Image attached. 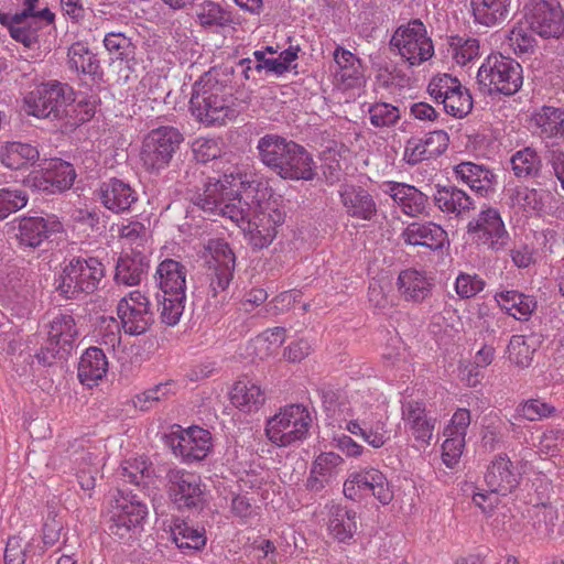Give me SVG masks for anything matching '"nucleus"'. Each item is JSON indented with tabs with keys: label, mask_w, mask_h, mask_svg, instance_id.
Instances as JSON below:
<instances>
[{
	"label": "nucleus",
	"mask_w": 564,
	"mask_h": 564,
	"mask_svg": "<svg viewBox=\"0 0 564 564\" xmlns=\"http://www.w3.org/2000/svg\"><path fill=\"white\" fill-rule=\"evenodd\" d=\"M256 180L241 175L208 178L195 194L193 202L208 216L230 220L243 234L253 249L268 248L285 221V212L276 200L265 199L267 188Z\"/></svg>",
	"instance_id": "f257e3e1"
},
{
	"label": "nucleus",
	"mask_w": 564,
	"mask_h": 564,
	"mask_svg": "<svg viewBox=\"0 0 564 564\" xmlns=\"http://www.w3.org/2000/svg\"><path fill=\"white\" fill-rule=\"evenodd\" d=\"M192 115L205 126H224L236 117L235 87L229 74L209 72L195 84Z\"/></svg>",
	"instance_id": "f03ea898"
},
{
	"label": "nucleus",
	"mask_w": 564,
	"mask_h": 564,
	"mask_svg": "<svg viewBox=\"0 0 564 564\" xmlns=\"http://www.w3.org/2000/svg\"><path fill=\"white\" fill-rule=\"evenodd\" d=\"M312 415L302 404H288L267 419L264 434L276 447H290L305 441L310 435Z\"/></svg>",
	"instance_id": "7ed1b4c3"
},
{
	"label": "nucleus",
	"mask_w": 564,
	"mask_h": 564,
	"mask_svg": "<svg viewBox=\"0 0 564 564\" xmlns=\"http://www.w3.org/2000/svg\"><path fill=\"white\" fill-rule=\"evenodd\" d=\"M105 265L95 257H75L64 263L56 279V289L65 299L94 293L105 278Z\"/></svg>",
	"instance_id": "20e7f679"
},
{
	"label": "nucleus",
	"mask_w": 564,
	"mask_h": 564,
	"mask_svg": "<svg viewBox=\"0 0 564 564\" xmlns=\"http://www.w3.org/2000/svg\"><path fill=\"white\" fill-rule=\"evenodd\" d=\"M184 141L182 132L171 126H161L150 130L143 138L140 161L150 174H160L170 166L174 155Z\"/></svg>",
	"instance_id": "39448f33"
},
{
	"label": "nucleus",
	"mask_w": 564,
	"mask_h": 564,
	"mask_svg": "<svg viewBox=\"0 0 564 564\" xmlns=\"http://www.w3.org/2000/svg\"><path fill=\"white\" fill-rule=\"evenodd\" d=\"M45 327L46 343L36 354V359L43 365L51 366L55 360H64L72 354L79 332L73 315L62 311L51 313Z\"/></svg>",
	"instance_id": "423d86ee"
},
{
	"label": "nucleus",
	"mask_w": 564,
	"mask_h": 564,
	"mask_svg": "<svg viewBox=\"0 0 564 564\" xmlns=\"http://www.w3.org/2000/svg\"><path fill=\"white\" fill-rule=\"evenodd\" d=\"M477 83L488 94L513 95L522 86L521 65L501 54H491L479 67Z\"/></svg>",
	"instance_id": "0eeeda50"
},
{
	"label": "nucleus",
	"mask_w": 564,
	"mask_h": 564,
	"mask_svg": "<svg viewBox=\"0 0 564 564\" xmlns=\"http://www.w3.org/2000/svg\"><path fill=\"white\" fill-rule=\"evenodd\" d=\"M74 101L72 89L58 82L35 86L23 99L28 115L36 118H61L66 107Z\"/></svg>",
	"instance_id": "6e6552de"
},
{
	"label": "nucleus",
	"mask_w": 564,
	"mask_h": 564,
	"mask_svg": "<svg viewBox=\"0 0 564 564\" xmlns=\"http://www.w3.org/2000/svg\"><path fill=\"white\" fill-rule=\"evenodd\" d=\"M390 45L409 65H421L434 55V45L422 21L415 19L400 25L390 39Z\"/></svg>",
	"instance_id": "1a4fd4ad"
},
{
	"label": "nucleus",
	"mask_w": 564,
	"mask_h": 564,
	"mask_svg": "<svg viewBox=\"0 0 564 564\" xmlns=\"http://www.w3.org/2000/svg\"><path fill=\"white\" fill-rule=\"evenodd\" d=\"M167 495L177 510H202L206 503L207 488L202 477L183 468L170 469Z\"/></svg>",
	"instance_id": "9d476101"
},
{
	"label": "nucleus",
	"mask_w": 564,
	"mask_h": 564,
	"mask_svg": "<svg viewBox=\"0 0 564 564\" xmlns=\"http://www.w3.org/2000/svg\"><path fill=\"white\" fill-rule=\"evenodd\" d=\"M117 315L126 334L139 336L147 333L154 322L149 294L139 289L128 292L117 304Z\"/></svg>",
	"instance_id": "9b49d317"
},
{
	"label": "nucleus",
	"mask_w": 564,
	"mask_h": 564,
	"mask_svg": "<svg viewBox=\"0 0 564 564\" xmlns=\"http://www.w3.org/2000/svg\"><path fill=\"white\" fill-rule=\"evenodd\" d=\"M110 513V534L120 540H128L139 532L148 514V508L134 497L119 492L111 505Z\"/></svg>",
	"instance_id": "f8f14e48"
},
{
	"label": "nucleus",
	"mask_w": 564,
	"mask_h": 564,
	"mask_svg": "<svg viewBox=\"0 0 564 564\" xmlns=\"http://www.w3.org/2000/svg\"><path fill=\"white\" fill-rule=\"evenodd\" d=\"M208 254L209 286L213 296L228 289L235 272L236 257L223 239H210L205 247Z\"/></svg>",
	"instance_id": "ddd939ff"
},
{
	"label": "nucleus",
	"mask_w": 564,
	"mask_h": 564,
	"mask_svg": "<svg viewBox=\"0 0 564 564\" xmlns=\"http://www.w3.org/2000/svg\"><path fill=\"white\" fill-rule=\"evenodd\" d=\"M54 13L44 9L37 14L17 13L9 24L11 37L31 53L26 57L39 56L40 37L44 28L54 21Z\"/></svg>",
	"instance_id": "4468645a"
},
{
	"label": "nucleus",
	"mask_w": 564,
	"mask_h": 564,
	"mask_svg": "<svg viewBox=\"0 0 564 564\" xmlns=\"http://www.w3.org/2000/svg\"><path fill=\"white\" fill-rule=\"evenodd\" d=\"M7 232L17 239L21 247L35 249L53 234L62 230L55 217H18L7 223Z\"/></svg>",
	"instance_id": "2eb2a0df"
},
{
	"label": "nucleus",
	"mask_w": 564,
	"mask_h": 564,
	"mask_svg": "<svg viewBox=\"0 0 564 564\" xmlns=\"http://www.w3.org/2000/svg\"><path fill=\"white\" fill-rule=\"evenodd\" d=\"M467 234L471 242L496 251L503 249L509 239L499 212L492 207L482 209L469 221Z\"/></svg>",
	"instance_id": "dca6fc26"
},
{
	"label": "nucleus",
	"mask_w": 564,
	"mask_h": 564,
	"mask_svg": "<svg viewBox=\"0 0 564 564\" xmlns=\"http://www.w3.org/2000/svg\"><path fill=\"white\" fill-rule=\"evenodd\" d=\"M525 19L531 29L542 37L558 39L564 34V10L555 0H530Z\"/></svg>",
	"instance_id": "f3484780"
},
{
	"label": "nucleus",
	"mask_w": 564,
	"mask_h": 564,
	"mask_svg": "<svg viewBox=\"0 0 564 564\" xmlns=\"http://www.w3.org/2000/svg\"><path fill=\"white\" fill-rule=\"evenodd\" d=\"M177 427V431L170 434L174 455L181 457L184 463L205 459L213 448L210 432L196 425L187 429Z\"/></svg>",
	"instance_id": "a211bd4d"
},
{
	"label": "nucleus",
	"mask_w": 564,
	"mask_h": 564,
	"mask_svg": "<svg viewBox=\"0 0 564 564\" xmlns=\"http://www.w3.org/2000/svg\"><path fill=\"white\" fill-rule=\"evenodd\" d=\"M386 476L376 468H366L360 471L350 473L344 482V495L350 500H358L371 494L383 506L387 501Z\"/></svg>",
	"instance_id": "6ab92c4d"
},
{
	"label": "nucleus",
	"mask_w": 564,
	"mask_h": 564,
	"mask_svg": "<svg viewBox=\"0 0 564 564\" xmlns=\"http://www.w3.org/2000/svg\"><path fill=\"white\" fill-rule=\"evenodd\" d=\"M470 425V413L467 409H458L445 427V441L442 444V460L448 468H454L465 448V437Z\"/></svg>",
	"instance_id": "aec40b11"
},
{
	"label": "nucleus",
	"mask_w": 564,
	"mask_h": 564,
	"mask_svg": "<svg viewBox=\"0 0 564 564\" xmlns=\"http://www.w3.org/2000/svg\"><path fill=\"white\" fill-rule=\"evenodd\" d=\"M434 276L423 269L408 268L399 273L397 289L405 302L423 303L432 294Z\"/></svg>",
	"instance_id": "412c9836"
},
{
	"label": "nucleus",
	"mask_w": 564,
	"mask_h": 564,
	"mask_svg": "<svg viewBox=\"0 0 564 564\" xmlns=\"http://www.w3.org/2000/svg\"><path fill=\"white\" fill-rule=\"evenodd\" d=\"M402 414L411 435L416 442V448L427 447L433 437L436 419L427 416L425 403L414 400L404 401Z\"/></svg>",
	"instance_id": "4be33fe9"
},
{
	"label": "nucleus",
	"mask_w": 564,
	"mask_h": 564,
	"mask_svg": "<svg viewBox=\"0 0 564 564\" xmlns=\"http://www.w3.org/2000/svg\"><path fill=\"white\" fill-rule=\"evenodd\" d=\"M290 147L276 174L284 180L312 181L316 175V166L312 155L295 142Z\"/></svg>",
	"instance_id": "5701e85b"
},
{
	"label": "nucleus",
	"mask_w": 564,
	"mask_h": 564,
	"mask_svg": "<svg viewBox=\"0 0 564 564\" xmlns=\"http://www.w3.org/2000/svg\"><path fill=\"white\" fill-rule=\"evenodd\" d=\"M400 240L406 246L440 250L447 242V232L435 223L414 221L402 230Z\"/></svg>",
	"instance_id": "b1692460"
},
{
	"label": "nucleus",
	"mask_w": 564,
	"mask_h": 564,
	"mask_svg": "<svg viewBox=\"0 0 564 564\" xmlns=\"http://www.w3.org/2000/svg\"><path fill=\"white\" fill-rule=\"evenodd\" d=\"M344 458L334 452L321 453L312 463L306 488L311 491H321L329 485L341 471Z\"/></svg>",
	"instance_id": "393cba45"
},
{
	"label": "nucleus",
	"mask_w": 564,
	"mask_h": 564,
	"mask_svg": "<svg viewBox=\"0 0 564 564\" xmlns=\"http://www.w3.org/2000/svg\"><path fill=\"white\" fill-rule=\"evenodd\" d=\"M334 61L337 65L335 78L341 89L360 88L366 83L364 67L360 59L344 47H336Z\"/></svg>",
	"instance_id": "a878e982"
},
{
	"label": "nucleus",
	"mask_w": 564,
	"mask_h": 564,
	"mask_svg": "<svg viewBox=\"0 0 564 564\" xmlns=\"http://www.w3.org/2000/svg\"><path fill=\"white\" fill-rule=\"evenodd\" d=\"M99 197L101 204L116 214L130 210L138 200V194L130 184L118 178L104 182L99 188Z\"/></svg>",
	"instance_id": "bb28decb"
},
{
	"label": "nucleus",
	"mask_w": 564,
	"mask_h": 564,
	"mask_svg": "<svg viewBox=\"0 0 564 564\" xmlns=\"http://www.w3.org/2000/svg\"><path fill=\"white\" fill-rule=\"evenodd\" d=\"M485 481L492 491H500L506 496L519 484V475L514 471L513 464L506 454L494 457L485 475Z\"/></svg>",
	"instance_id": "cd10ccee"
},
{
	"label": "nucleus",
	"mask_w": 564,
	"mask_h": 564,
	"mask_svg": "<svg viewBox=\"0 0 564 564\" xmlns=\"http://www.w3.org/2000/svg\"><path fill=\"white\" fill-rule=\"evenodd\" d=\"M148 267L149 261L143 250L132 252L124 250L116 265L115 281L119 285H139Z\"/></svg>",
	"instance_id": "c85d7f7f"
},
{
	"label": "nucleus",
	"mask_w": 564,
	"mask_h": 564,
	"mask_svg": "<svg viewBox=\"0 0 564 564\" xmlns=\"http://www.w3.org/2000/svg\"><path fill=\"white\" fill-rule=\"evenodd\" d=\"M108 371V360L102 349L89 347L80 356L77 377L83 386L93 388L98 386Z\"/></svg>",
	"instance_id": "c756f323"
},
{
	"label": "nucleus",
	"mask_w": 564,
	"mask_h": 564,
	"mask_svg": "<svg viewBox=\"0 0 564 564\" xmlns=\"http://www.w3.org/2000/svg\"><path fill=\"white\" fill-rule=\"evenodd\" d=\"M454 176L457 181L468 185L473 191L481 196H487L494 192V173L473 162H462L454 166Z\"/></svg>",
	"instance_id": "7c9ffc66"
},
{
	"label": "nucleus",
	"mask_w": 564,
	"mask_h": 564,
	"mask_svg": "<svg viewBox=\"0 0 564 564\" xmlns=\"http://www.w3.org/2000/svg\"><path fill=\"white\" fill-rule=\"evenodd\" d=\"M186 268L174 259H165L155 270V281L163 294H185Z\"/></svg>",
	"instance_id": "2f4dec72"
},
{
	"label": "nucleus",
	"mask_w": 564,
	"mask_h": 564,
	"mask_svg": "<svg viewBox=\"0 0 564 564\" xmlns=\"http://www.w3.org/2000/svg\"><path fill=\"white\" fill-rule=\"evenodd\" d=\"M339 194L343 206L350 217L370 220L376 214V203L366 189L354 185H345Z\"/></svg>",
	"instance_id": "473e14b6"
},
{
	"label": "nucleus",
	"mask_w": 564,
	"mask_h": 564,
	"mask_svg": "<svg viewBox=\"0 0 564 564\" xmlns=\"http://www.w3.org/2000/svg\"><path fill=\"white\" fill-rule=\"evenodd\" d=\"M40 159L37 148L31 143L8 141L0 147V161L11 170H21L35 164Z\"/></svg>",
	"instance_id": "72a5a7b5"
},
{
	"label": "nucleus",
	"mask_w": 564,
	"mask_h": 564,
	"mask_svg": "<svg viewBox=\"0 0 564 564\" xmlns=\"http://www.w3.org/2000/svg\"><path fill=\"white\" fill-rule=\"evenodd\" d=\"M511 3L512 0H470L475 22L488 28L508 19Z\"/></svg>",
	"instance_id": "f704fd0d"
},
{
	"label": "nucleus",
	"mask_w": 564,
	"mask_h": 564,
	"mask_svg": "<svg viewBox=\"0 0 564 564\" xmlns=\"http://www.w3.org/2000/svg\"><path fill=\"white\" fill-rule=\"evenodd\" d=\"M434 202L443 213L456 217L465 216L475 208L471 197L454 186L437 188Z\"/></svg>",
	"instance_id": "c9c22d12"
},
{
	"label": "nucleus",
	"mask_w": 564,
	"mask_h": 564,
	"mask_svg": "<svg viewBox=\"0 0 564 564\" xmlns=\"http://www.w3.org/2000/svg\"><path fill=\"white\" fill-rule=\"evenodd\" d=\"M390 197L403 214L412 217L422 214L427 202V197L417 188L402 183L390 182Z\"/></svg>",
	"instance_id": "e433bc0d"
},
{
	"label": "nucleus",
	"mask_w": 564,
	"mask_h": 564,
	"mask_svg": "<svg viewBox=\"0 0 564 564\" xmlns=\"http://www.w3.org/2000/svg\"><path fill=\"white\" fill-rule=\"evenodd\" d=\"M495 300L501 310L518 321H528L536 307L532 296L513 290L496 293Z\"/></svg>",
	"instance_id": "4c0bfd02"
},
{
	"label": "nucleus",
	"mask_w": 564,
	"mask_h": 564,
	"mask_svg": "<svg viewBox=\"0 0 564 564\" xmlns=\"http://www.w3.org/2000/svg\"><path fill=\"white\" fill-rule=\"evenodd\" d=\"M495 359V348L484 345L473 357V360L459 366V378L468 387L475 388L481 384L488 366Z\"/></svg>",
	"instance_id": "58836bf2"
},
{
	"label": "nucleus",
	"mask_w": 564,
	"mask_h": 564,
	"mask_svg": "<svg viewBox=\"0 0 564 564\" xmlns=\"http://www.w3.org/2000/svg\"><path fill=\"white\" fill-rule=\"evenodd\" d=\"M292 143L276 134L262 137L257 145L261 162L276 173Z\"/></svg>",
	"instance_id": "ea45409f"
},
{
	"label": "nucleus",
	"mask_w": 564,
	"mask_h": 564,
	"mask_svg": "<svg viewBox=\"0 0 564 564\" xmlns=\"http://www.w3.org/2000/svg\"><path fill=\"white\" fill-rule=\"evenodd\" d=\"M286 339V329L275 326L267 328L249 343L251 354L259 359H267L278 354Z\"/></svg>",
	"instance_id": "a19ab883"
},
{
	"label": "nucleus",
	"mask_w": 564,
	"mask_h": 564,
	"mask_svg": "<svg viewBox=\"0 0 564 564\" xmlns=\"http://www.w3.org/2000/svg\"><path fill=\"white\" fill-rule=\"evenodd\" d=\"M171 534L176 546L183 552L198 551L206 544L204 529L194 528L180 519L173 522Z\"/></svg>",
	"instance_id": "79ce46f5"
},
{
	"label": "nucleus",
	"mask_w": 564,
	"mask_h": 564,
	"mask_svg": "<svg viewBox=\"0 0 564 564\" xmlns=\"http://www.w3.org/2000/svg\"><path fill=\"white\" fill-rule=\"evenodd\" d=\"M357 530L356 512L340 506L333 507L328 521V532L338 542L352 539Z\"/></svg>",
	"instance_id": "37998d69"
},
{
	"label": "nucleus",
	"mask_w": 564,
	"mask_h": 564,
	"mask_svg": "<svg viewBox=\"0 0 564 564\" xmlns=\"http://www.w3.org/2000/svg\"><path fill=\"white\" fill-rule=\"evenodd\" d=\"M508 196L513 207L527 213H540L549 195L546 192L520 185L508 189Z\"/></svg>",
	"instance_id": "c03bdc74"
},
{
	"label": "nucleus",
	"mask_w": 564,
	"mask_h": 564,
	"mask_svg": "<svg viewBox=\"0 0 564 564\" xmlns=\"http://www.w3.org/2000/svg\"><path fill=\"white\" fill-rule=\"evenodd\" d=\"M67 64L76 73L96 74L99 64L88 45L84 42L73 43L67 52Z\"/></svg>",
	"instance_id": "a18cd8bd"
},
{
	"label": "nucleus",
	"mask_w": 564,
	"mask_h": 564,
	"mask_svg": "<svg viewBox=\"0 0 564 564\" xmlns=\"http://www.w3.org/2000/svg\"><path fill=\"white\" fill-rule=\"evenodd\" d=\"M153 471L152 463L144 456H138L124 460L119 475L127 484L142 486L147 484V479L152 477Z\"/></svg>",
	"instance_id": "49530a36"
},
{
	"label": "nucleus",
	"mask_w": 564,
	"mask_h": 564,
	"mask_svg": "<svg viewBox=\"0 0 564 564\" xmlns=\"http://www.w3.org/2000/svg\"><path fill=\"white\" fill-rule=\"evenodd\" d=\"M44 552L37 539H31L26 544L19 536L9 538L4 551V564H24L26 557L41 555Z\"/></svg>",
	"instance_id": "de8ad7c7"
},
{
	"label": "nucleus",
	"mask_w": 564,
	"mask_h": 564,
	"mask_svg": "<svg viewBox=\"0 0 564 564\" xmlns=\"http://www.w3.org/2000/svg\"><path fill=\"white\" fill-rule=\"evenodd\" d=\"M535 351L534 340L523 335H513L508 345V358L518 367H529Z\"/></svg>",
	"instance_id": "09e8293b"
},
{
	"label": "nucleus",
	"mask_w": 564,
	"mask_h": 564,
	"mask_svg": "<svg viewBox=\"0 0 564 564\" xmlns=\"http://www.w3.org/2000/svg\"><path fill=\"white\" fill-rule=\"evenodd\" d=\"M533 32L534 31L528 22H519L511 29L508 42L514 54L523 55L533 53L536 46V40Z\"/></svg>",
	"instance_id": "8fccbe9b"
},
{
	"label": "nucleus",
	"mask_w": 564,
	"mask_h": 564,
	"mask_svg": "<svg viewBox=\"0 0 564 564\" xmlns=\"http://www.w3.org/2000/svg\"><path fill=\"white\" fill-rule=\"evenodd\" d=\"M47 176L53 184L54 192H62L69 188L76 177L73 165L59 159L51 160L48 163Z\"/></svg>",
	"instance_id": "3c124183"
},
{
	"label": "nucleus",
	"mask_w": 564,
	"mask_h": 564,
	"mask_svg": "<svg viewBox=\"0 0 564 564\" xmlns=\"http://www.w3.org/2000/svg\"><path fill=\"white\" fill-rule=\"evenodd\" d=\"M563 108L553 106H543L532 116V122L539 130L541 137L546 139L555 138V129Z\"/></svg>",
	"instance_id": "603ef678"
},
{
	"label": "nucleus",
	"mask_w": 564,
	"mask_h": 564,
	"mask_svg": "<svg viewBox=\"0 0 564 564\" xmlns=\"http://www.w3.org/2000/svg\"><path fill=\"white\" fill-rule=\"evenodd\" d=\"M121 323L112 316H101L96 327L97 341L108 350H113L121 343Z\"/></svg>",
	"instance_id": "864d4df0"
},
{
	"label": "nucleus",
	"mask_w": 564,
	"mask_h": 564,
	"mask_svg": "<svg viewBox=\"0 0 564 564\" xmlns=\"http://www.w3.org/2000/svg\"><path fill=\"white\" fill-rule=\"evenodd\" d=\"M511 166L518 177L535 175L541 167V160L538 153L531 148L517 151L511 156Z\"/></svg>",
	"instance_id": "5fc2aeb1"
},
{
	"label": "nucleus",
	"mask_w": 564,
	"mask_h": 564,
	"mask_svg": "<svg viewBox=\"0 0 564 564\" xmlns=\"http://www.w3.org/2000/svg\"><path fill=\"white\" fill-rule=\"evenodd\" d=\"M264 390H230L231 404L245 413L257 412L265 402Z\"/></svg>",
	"instance_id": "6e6d98bb"
},
{
	"label": "nucleus",
	"mask_w": 564,
	"mask_h": 564,
	"mask_svg": "<svg viewBox=\"0 0 564 564\" xmlns=\"http://www.w3.org/2000/svg\"><path fill=\"white\" fill-rule=\"evenodd\" d=\"M185 297V294H163L159 306L162 323L167 326H175L178 324L184 312Z\"/></svg>",
	"instance_id": "4d7b16f0"
},
{
	"label": "nucleus",
	"mask_w": 564,
	"mask_h": 564,
	"mask_svg": "<svg viewBox=\"0 0 564 564\" xmlns=\"http://www.w3.org/2000/svg\"><path fill=\"white\" fill-rule=\"evenodd\" d=\"M443 106L447 115L455 118H464L473 109V98L469 90L460 83L456 91L449 95V98Z\"/></svg>",
	"instance_id": "13d9d810"
},
{
	"label": "nucleus",
	"mask_w": 564,
	"mask_h": 564,
	"mask_svg": "<svg viewBox=\"0 0 564 564\" xmlns=\"http://www.w3.org/2000/svg\"><path fill=\"white\" fill-rule=\"evenodd\" d=\"M119 238L126 250L130 249L129 252L142 250L147 241V228L139 221H129L120 227Z\"/></svg>",
	"instance_id": "bf43d9fd"
},
{
	"label": "nucleus",
	"mask_w": 564,
	"mask_h": 564,
	"mask_svg": "<svg viewBox=\"0 0 564 564\" xmlns=\"http://www.w3.org/2000/svg\"><path fill=\"white\" fill-rule=\"evenodd\" d=\"M79 459L80 462L78 463L76 473L78 484L83 490L90 491L96 485L95 474L98 470L99 460L97 456L90 452L82 453ZM76 460H78V458Z\"/></svg>",
	"instance_id": "052dcab7"
},
{
	"label": "nucleus",
	"mask_w": 564,
	"mask_h": 564,
	"mask_svg": "<svg viewBox=\"0 0 564 564\" xmlns=\"http://www.w3.org/2000/svg\"><path fill=\"white\" fill-rule=\"evenodd\" d=\"M459 84L460 82L449 74H438L430 80L427 91L435 101L444 105Z\"/></svg>",
	"instance_id": "680f3d73"
},
{
	"label": "nucleus",
	"mask_w": 564,
	"mask_h": 564,
	"mask_svg": "<svg viewBox=\"0 0 564 564\" xmlns=\"http://www.w3.org/2000/svg\"><path fill=\"white\" fill-rule=\"evenodd\" d=\"M517 413L528 421H539L552 416L555 406L541 399H529L518 405Z\"/></svg>",
	"instance_id": "e2e57ef3"
},
{
	"label": "nucleus",
	"mask_w": 564,
	"mask_h": 564,
	"mask_svg": "<svg viewBox=\"0 0 564 564\" xmlns=\"http://www.w3.org/2000/svg\"><path fill=\"white\" fill-rule=\"evenodd\" d=\"M539 451L545 456L564 462V431L549 430L544 432L539 443Z\"/></svg>",
	"instance_id": "0e129e2a"
},
{
	"label": "nucleus",
	"mask_w": 564,
	"mask_h": 564,
	"mask_svg": "<svg viewBox=\"0 0 564 564\" xmlns=\"http://www.w3.org/2000/svg\"><path fill=\"white\" fill-rule=\"evenodd\" d=\"M196 18L198 23L204 28L223 26L229 21L223 8L212 1H206L198 6Z\"/></svg>",
	"instance_id": "69168bd1"
},
{
	"label": "nucleus",
	"mask_w": 564,
	"mask_h": 564,
	"mask_svg": "<svg viewBox=\"0 0 564 564\" xmlns=\"http://www.w3.org/2000/svg\"><path fill=\"white\" fill-rule=\"evenodd\" d=\"M1 304L19 319L28 317L32 312V301L26 293L10 291L2 297Z\"/></svg>",
	"instance_id": "338daca9"
},
{
	"label": "nucleus",
	"mask_w": 564,
	"mask_h": 564,
	"mask_svg": "<svg viewBox=\"0 0 564 564\" xmlns=\"http://www.w3.org/2000/svg\"><path fill=\"white\" fill-rule=\"evenodd\" d=\"M192 151L198 162L207 163L220 156L221 144L219 139L199 137L193 141Z\"/></svg>",
	"instance_id": "774afa93"
}]
</instances>
